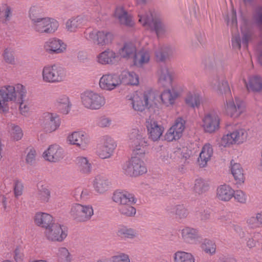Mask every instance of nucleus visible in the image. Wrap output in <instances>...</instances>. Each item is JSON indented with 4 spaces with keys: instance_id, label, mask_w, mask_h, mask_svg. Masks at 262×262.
Segmentation results:
<instances>
[{
    "instance_id": "nucleus-9",
    "label": "nucleus",
    "mask_w": 262,
    "mask_h": 262,
    "mask_svg": "<svg viewBox=\"0 0 262 262\" xmlns=\"http://www.w3.org/2000/svg\"><path fill=\"white\" fill-rule=\"evenodd\" d=\"M59 27L58 22L54 18L46 17H38L31 23V28L39 34H52L56 31Z\"/></svg>"
},
{
    "instance_id": "nucleus-29",
    "label": "nucleus",
    "mask_w": 262,
    "mask_h": 262,
    "mask_svg": "<svg viewBox=\"0 0 262 262\" xmlns=\"http://www.w3.org/2000/svg\"><path fill=\"white\" fill-rule=\"evenodd\" d=\"M120 85L137 86L139 84V76L133 71H124L119 75Z\"/></svg>"
},
{
    "instance_id": "nucleus-62",
    "label": "nucleus",
    "mask_w": 262,
    "mask_h": 262,
    "mask_svg": "<svg viewBox=\"0 0 262 262\" xmlns=\"http://www.w3.org/2000/svg\"><path fill=\"white\" fill-rule=\"evenodd\" d=\"M41 12L39 7L37 6H32L30 8L29 10V17L31 19V23L33 21V19H37L38 17L37 16Z\"/></svg>"
},
{
    "instance_id": "nucleus-59",
    "label": "nucleus",
    "mask_w": 262,
    "mask_h": 262,
    "mask_svg": "<svg viewBox=\"0 0 262 262\" xmlns=\"http://www.w3.org/2000/svg\"><path fill=\"white\" fill-rule=\"evenodd\" d=\"M254 19L257 27L260 30L262 29V7H258L256 9Z\"/></svg>"
},
{
    "instance_id": "nucleus-44",
    "label": "nucleus",
    "mask_w": 262,
    "mask_h": 262,
    "mask_svg": "<svg viewBox=\"0 0 262 262\" xmlns=\"http://www.w3.org/2000/svg\"><path fill=\"white\" fill-rule=\"evenodd\" d=\"M174 262H195V258L190 252L178 251L173 255Z\"/></svg>"
},
{
    "instance_id": "nucleus-5",
    "label": "nucleus",
    "mask_w": 262,
    "mask_h": 262,
    "mask_svg": "<svg viewBox=\"0 0 262 262\" xmlns=\"http://www.w3.org/2000/svg\"><path fill=\"white\" fill-rule=\"evenodd\" d=\"M129 138V144L132 150V156L144 157L147 152V148L148 146L146 138L142 135L136 129L132 130Z\"/></svg>"
},
{
    "instance_id": "nucleus-13",
    "label": "nucleus",
    "mask_w": 262,
    "mask_h": 262,
    "mask_svg": "<svg viewBox=\"0 0 262 262\" xmlns=\"http://www.w3.org/2000/svg\"><path fill=\"white\" fill-rule=\"evenodd\" d=\"M39 124L46 133H51L57 130L61 124V119L56 113L45 112L40 116Z\"/></svg>"
},
{
    "instance_id": "nucleus-1",
    "label": "nucleus",
    "mask_w": 262,
    "mask_h": 262,
    "mask_svg": "<svg viewBox=\"0 0 262 262\" xmlns=\"http://www.w3.org/2000/svg\"><path fill=\"white\" fill-rule=\"evenodd\" d=\"M138 17L139 23L145 29L155 32L158 38L163 37L166 34V26L155 13L140 10L138 12Z\"/></svg>"
},
{
    "instance_id": "nucleus-30",
    "label": "nucleus",
    "mask_w": 262,
    "mask_h": 262,
    "mask_svg": "<svg viewBox=\"0 0 262 262\" xmlns=\"http://www.w3.org/2000/svg\"><path fill=\"white\" fill-rule=\"evenodd\" d=\"M234 190L228 184L221 185L217 187L216 196L218 200L223 202H228L233 198Z\"/></svg>"
},
{
    "instance_id": "nucleus-6",
    "label": "nucleus",
    "mask_w": 262,
    "mask_h": 262,
    "mask_svg": "<svg viewBox=\"0 0 262 262\" xmlns=\"http://www.w3.org/2000/svg\"><path fill=\"white\" fill-rule=\"evenodd\" d=\"M80 100L84 107L91 110H99L106 103L103 95L90 90L85 91L80 94Z\"/></svg>"
},
{
    "instance_id": "nucleus-56",
    "label": "nucleus",
    "mask_w": 262,
    "mask_h": 262,
    "mask_svg": "<svg viewBox=\"0 0 262 262\" xmlns=\"http://www.w3.org/2000/svg\"><path fill=\"white\" fill-rule=\"evenodd\" d=\"M242 32L243 34L242 45L246 48H247L248 43L252 41L253 39V34L250 30L244 31L243 28H242Z\"/></svg>"
},
{
    "instance_id": "nucleus-51",
    "label": "nucleus",
    "mask_w": 262,
    "mask_h": 262,
    "mask_svg": "<svg viewBox=\"0 0 262 262\" xmlns=\"http://www.w3.org/2000/svg\"><path fill=\"white\" fill-rule=\"evenodd\" d=\"M237 144L240 145L245 142L248 138V130L240 128L233 130Z\"/></svg>"
},
{
    "instance_id": "nucleus-3",
    "label": "nucleus",
    "mask_w": 262,
    "mask_h": 262,
    "mask_svg": "<svg viewBox=\"0 0 262 262\" xmlns=\"http://www.w3.org/2000/svg\"><path fill=\"white\" fill-rule=\"evenodd\" d=\"M25 87L20 83L5 85L0 88V113H6L9 111L8 102H15L25 90Z\"/></svg>"
},
{
    "instance_id": "nucleus-54",
    "label": "nucleus",
    "mask_w": 262,
    "mask_h": 262,
    "mask_svg": "<svg viewBox=\"0 0 262 262\" xmlns=\"http://www.w3.org/2000/svg\"><path fill=\"white\" fill-rule=\"evenodd\" d=\"M2 56L6 63L9 64H15L14 53L12 49H5L2 54Z\"/></svg>"
},
{
    "instance_id": "nucleus-38",
    "label": "nucleus",
    "mask_w": 262,
    "mask_h": 262,
    "mask_svg": "<svg viewBox=\"0 0 262 262\" xmlns=\"http://www.w3.org/2000/svg\"><path fill=\"white\" fill-rule=\"evenodd\" d=\"M116 234L121 239H132L138 236V233L136 230L124 225H120L118 227Z\"/></svg>"
},
{
    "instance_id": "nucleus-17",
    "label": "nucleus",
    "mask_w": 262,
    "mask_h": 262,
    "mask_svg": "<svg viewBox=\"0 0 262 262\" xmlns=\"http://www.w3.org/2000/svg\"><path fill=\"white\" fill-rule=\"evenodd\" d=\"M67 48V44L61 39L52 37L46 41L43 49L49 54H59L64 53Z\"/></svg>"
},
{
    "instance_id": "nucleus-15",
    "label": "nucleus",
    "mask_w": 262,
    "mask_h": 262,
    "mask_svg": "<svg viewBox=\"0 0 262 262\" xmlns=\"http://www.w3.org/2000/svg\"><path fill=\"white\" fill-rule=\"evenodd\" d=\"M67 142L81 150H85L90 144V139L84 131L78 130L69 133L67 137Z\"/></svg>"
},
{
    "instance_id": "nucleus-36",
    "label": "nucleus",
    "mask_w": 262,
    "mask_h": 262,
    "mask_svg": "<svg viewBox=\"0 0 262 262\" xmlns=\"http://www.w3.org/2000/svg\"><path fill=\"white\" fill-rule=\"evenodd\" d=\"M55 106L58 112L67 115L71 110L72 104L69 97L66 95L62 94L57 98Z\"/></svg>"
},
{
    "instance_id": "nucleus-40",
    "label": "nucleus",
    "mask_w": 262,
    "mask_h": 262,
    "mask_svg": "<svg viewBox=\"0 0 262 262\" xmlns=\"http://www.w3.org/2000/svg\"><path fill=\"white\" fill-rule=\"evenodd\" d=\"M136 52V46L132 43H125L123 47L117 52L119 55V61L121 58L128 59L134 56Z\"/></svg>"
},
{
    "instance_id": "nucleus-45",
    "label": "nucleus",
    "mask_w": 262,
    "mask_h": 262,
    "mask_svg": "<svg viewBox=\"0 0 262 262\" xmlns=\"http://www.w3.org/2000/svg\"><path fill=\"white\" fill-rule=\"evenodd\" d=\"M212 88L218 95L225 94L226 96L231 95V90L227 80H223L221 83H219L217 86L215 85L214 83H212Z\"/></svg>"
},
{
    "instance_id": "nucleus-2",
    "label": "nucleus",
    "mask_w": 262,
    "mask_h": 262,
    "mask_svg": "<svg viewBox=\"0 0 262 262\" xmlns=\"http://www.w3.org/2000/svg\"><path fill=\"white\" fill-rule=\"evenodd\" d=\"M156 94L151 90L144 92L136 91L126 96V99L132 105L133 108L142 112L147 108H150L156 104Z\"/></svg>"
},
{
    "instance_id": "nucleus-33",
    "label": "nucleus",
    "mask_w": 262,
    "mask_h": 262,
    "mask_svg": "<svg viewBox=\"0 0 262 262\" xmlns=\"http://www.w3.org/2000/svg\"><path fill=\"white\" fill-rule=\"evenodd\" d=\"M185 102L187 106L191 108H199L202 102L200 92L196 90L189 91L185 96Z\"/></svg>"
},
{
    "instance_id": "nucleus-4",
    "label": "nucleus",
    "mask_w": 262,
    "mask_h": 262,
    "mask_svg": "<svg viewBox=\"0 0 262 262\" xmlns=\"http://www.w3.org/2000/svg\"><path fill=\"white\" fill-rule=\"evenodd\" d=\"M42 81L49 83L62 82L67 79V70L57 64H49L44 66L42 70Z\"/></svg>"
},
{
    "instance_id": "nucleus-22",
    "label": "nucleus",
    "mask_w": 262,
    "mask_h": 262,
    "mask_svg": "<svg viewBox=\"0 0 262 262\" xmlns=\"http://www.w3.org/2000/svg\"><path fill=\"white\" fill-rule=\"evenodd\" d=\"M43 158L50 162H57L63 157V150L57 144H53L44 151Z\"/></svg>"
},
{
    "instance_id": "nucleus-47",
    "label": "nucleus",
    "mask_w": 262,
    "mask_h": 262,
    "mask_svg": "<svg viewBox=\"0 0 262 262\" xmlns=\"http://www.w3.org/2000/svg\"><path fill=\"white\" fill-rule=\"evenodd\" d=\"M8 132L11 139L14 141L20 140L23 137V132L20 127L14 124L8 126Z\"/></svg>"
},
{
    "instance_id": "nucleus-20",
    "label": "nucleus",
    "mask_w": 262,
    "mask_h": 262,
    "mask_svg": "<svg viewBox=\"0 0 262 262\" xmlns=\"http://www.w3.org/2000/svg\"><path fill=\"white\" fill-rule=\"evenodd\" d=\"M96 61L101 65L116 64L119 61V55L112 49H106L96 56Z\"/></svg>"
},
{
    "instance_id": "nucleus-61",
    "label": "nucleus",
    "mask_w": 262,
    "mask_h": 262,
    "mask_svg": "<svg viewBox=\"0 0 262 262\" xmlns=\"http://www.w3.org/2000/svg\"><path fill=\"white\" fill-rule=\"evenodd\" d=\"M258 221V218L256 214L255 216H251L248 217L246 220V223L249 228L255 229L260 227V225Z\"/></svg>"
},
{
    "instance_id": "nucleus-7",
    "label": "nucleus",
    "mask_w": 262,
    "mask_h": 262,
    "mask_svg": "<svg viewBox=\"0 0 262 262\" xmlns=\"http://www.w3.org/2000/svg\"><path fill=\"white\" fill-rule=\"evenodd\" d=\"M246 103L242 99L238 97L234 98H226L222 108L223 113L228 117L236 119L246 112Z\"/></svg>"
},
{
    "instance_id": "nucleus-64",
    "label": "nucleus",
    "mask_w": 262,
    "mask_h": 262,
    "mask_svg": "<svg viewBox=\"0 0 262 262\" xmlns=\"http://www.w3.org/2000/svg\"><path fill=\"white\" fill-rule=\"evenodd\" d=\"M170 157L167 152H163L159 158V161L160 163L163 164H166L169 163Z\"/></svg>"
},
{
    "instance_id": "nucleus-21",
    "label": "nucleus",
    "mask_w": 262,
    "mask_h": 262,
    "mask_svg": "<svg viewBox=\"0 0 262 262\" xmlns=\"http://www.w3.org/2000/svg\"><path fill=\"white\" fill-rule=\"evenodd\" d=\"M146 126L148 138L154 142L159 141L164 132V126L152 119L146 121Z\"/></svg>"
},
{
    "instance_id": "nucleus-10",
    "label": "nucleus",
    "mask_w": 262,
    "mask_h": 262,
    "mask_svg": "<svg viewBox=\"0 0 262 262\" xmlns=\"http://www.w3.org/2000/svg\"><path fill=\"white\" fill-rule=\"evenodd\" d=\"M70 213L75 222L84 223L91 219L94 215V211L91 205L76 203L72 206Z\"/></svg>"
},
{
    "instance_id": "nucleus-25",
    "label": "nucleus",
    "mask_w": 262,
    "mask_h": 262,
    "mask_svg": "<svg viewBox=\"0 0 262 262\" xmlns=\"http://www.w3.org/2000/svg\"><path fill=\"white\" fill-rule=\"evenodd\" d=\"M115 16L120 24L127 27H134L135 25L133 15L129 14L122 6L117 7L115 11Z\"/></svg>"
},
{
    "instance_id": "nucleus-27",
    "label": "nucleus",
    "mask_w": 262,
    "mask_h": 262,
    "mask_svg": "<svg viewBox=\"0 0 262 262\" xmlns=\"http://www.w3.org/2000/svg\"><path fill=\"white\" fill-rule=\"evenodd\" d=\"M33 221L35 225L45 229L54 222V217L51 214L41 211L35 214Z\"/></svg>"
},
{
    "instance_id": "nucleus-11",
    "label": "nucleus",
    "mask_w": 262,
    "mask_h": 262,
    "mask_svg": "<svg viewBox=\"0 0 262 262\" xmlns=\"http://www.w3.org/2000/svg\"><path fill=\"white\" fill-rule=\"evenodd\" d=\"M68 234V230L66 226L54 222L43 232L45 239L50 242L61 243L66 239Z\"/></svg>"
},
{
    "instance_id": "nucleus-16",
    "label": "nucleus",
    "mask_w": 262,
    "mask_h": 262,
    "mask_svg": "<svg viewBox=\"0 0 262 262\" xmlns=\"http://www.w3.org/2000/svg\"><path fill=\"white\" fill-rule=\"evenodd\" d=\"M99 88L103 91H112L120 86L119 74L107 73L103 74L99 81Z\"/></svg>"
},
{
    "instance_id": "nucleus-26",
    "label": "nucleus",
    "mask_w": 262,
    "mask_h": 262,
    "mask_svg": "<svg viewBox=\"0 0 262 262\" xmlns=\"http://www.w3.org/2000/svg\"><path fill=\"white\" fill-rule=\"evenodd\" d=\"M181 95L180 92L174 88L166 89L160 95V99L163 105L166 107L172 106Z\"/></svg>"
},
{
    "instance_id": "nucleus-37",
    "label": "nucleus",
    "mask_w": 262,
    "mask_h": 262,
    "mask_svg": "<svg viewBox=\"0 0 262 262\" xmlns=\"http://www.w3.org/2000/svg\"><path fill=\"white\" fill-rule=\"evenodd\" d=\"M86 20L82 17L77 16L68 19L66 23V28L68 31L75 32L86 24Z\"/></svg>"
},
{
    "instance_id": "nucleus-50",
    "label": "nucleus",
    "mask_w": 262,
    "mask_h": 262,
    "mask_svg": "<svg viewBox=\"0 0 262 262\" xmlns=\"http://www.w3.org/2000/svg\"><path fill=\"white\" fill-rule=\"evenodd\" d=\"M37 197L41 203H46L49 202L51 198V192L50 190L45 186H41L38 188Z\"/></svg>"
},
{
    "instance_id": "nucleus-31",
    "label": "nucleus",
    "mask_w": 262,
    "mask_h": 262,
    "mask_svg": "<svg viewBox=\"0 0 262 262\" xmlns=\"http://www.w3.org/2000/svg\"><path fill=\"white\" fill-rule=\"evenodd\" d=\"M150 58L149 50L143 48L136 51L133 58V62L135 66L139 68L143 67L149 63Z\"/></svg>"
},
{
    "instance_id": "nucleus-58",
    "label": "nucleus",
    "mask_w": 262,
    "mask_h": 262,
    "mask_svg": "<svg viewBox=\"0 0 262 262\" xmlns=\"http://www.w3.org/2000/svg\"><path fill=\"white\" fill-rule=\"evenodd\" d=\"M111 262H130V259L127 254L119 253L111 257Z\"/></svg>"
},
{
    "instance_id": "nucleus-41",
    "label": "nucleus",
    "mask_w": 262,
    "mask_h": 262,
    "mask_svg": "<svg viewBox=\"0 0 262 262\" xmlns=\"http://www.w3.org/2000/svg\"><path fill=\"white\" fill-rule=\"evenodd\" d=\"M79 171L83 174H89L92 170V164L86 157H78L76 160Z\"/></svg>"
},
{
    "instance_id": "nucleus-49",
    "label": "nucleus",
    "mask_w": 262,
    "mask_h": 262,
    "mask_svg": "<svg viewBox=\"0 0 262 262\" xmlns=\"http://www.w3.org/2000/svg\"><path fill=\"white\" fill-rule=\"evenodd\" d=\"M135 204L128 203L122 206H119L118 211L120 214L123 215L128 217L134 216L136 213V209L133 206Z\"/></svg>"
},
{
    "instance_id": "nucleus-53",
    "label": "nucleus",
    "mask_w": 262,
    "mask_h": 262,
    "mask_svg": "<svg viewBox=\"0 0 262 262\" xmlns=\"http://www.w3.org/2000/svg\"><path fill=\"white\" fill-rule=\"evenodd\" d=\"M209 185L204 180L202 179H197L195 181L194 190L196 193L199 194L202 193L207 191Z\"/></svg>"
},
{
    "instance_id": "nucleus-18",
    "label": "nucleus",
    "mask_w": 262,
    "mask_h": 262,
    "mask_svg": "<svg viewBox=\"0 0 262 262\" xmlns=\"http://www.w3.org/2000/svg\"><path fill=\"white\" fill-rule=\"evenodd\" d=\"M220 118L217 115L208 113L203 118L201 126L205 133L212 134L220 129Z\"/></svg>"
},
{
    "instance_id": "nucleus-34",
    "label": "nucleus",
    "mask_w": 262,
    "mask_h": 262,
    "mask_svg": "<svg viewBox=\"0 0 262 262\" xmlns=\"http://www.w3.org/2000/svg\"><path fill=\"white\" fill-rule=\"evenodd\" d=\"M181 236L185 242L190 244H196L200 237L198 230L189 227L181 230Z\"/></svg>"
},
{
    "instance_id": "nucleus-8",
    "label": "nucleus",
    "mask_w": 262,
    "mask_h": 262,
    "mask_svg": "<svg viewBox=\"0 0 262 262\" xmlns=\"http://www.w3.org/2000/svg\"><path fill=\"white\" fill-rule=\"evenodd\" d=\"M143 157L132 156L122 166V171L126 176L138 177L145 173L147 169Z\"/></svg>"
},
{
    "instance_id": "nucleus-12",
    "label": "nucleus",
    "mask_w": 262,
    "mask_h": 262,
    "mask_svg": "<svg viewBox=\"0 0 262 262\" xmlns=\"http://www.w3.org/2000/svg\"><path fill=\"white\" fill-rule=\"evenodd\" d=\"M186 121L182 117L177 118L163 136V140L168 142L176 141L183 135L186 128Z\"/></svg>"
},
{
    "instance_id": "nucleus-39",
    "label": "nucleus",
    "mask_w": 262,
    "mask_h": 262,
    "mask_svg": "<svg viewBox=\"0 0 262 262\" xmlns=\"http://www.w3.org/2000/svg\"><path fill=\"white\" fill-rule=\"evenodd\" d=\"M231 171L232 176L236 184H242L244 183L245 177L243 169L239 163H232L231 162Z\"/></svg>"
},
{
    "instance_id": "nucleus-28",
    "label": "nucleus",
    "mask_w": 262,
    "mask_h": 262,
    "mask_svg": "<svg viewBox=\"0 0 262 262\" xmlns=\"http://www.w3.org/2000/svg\"><path fill=\"white\" fill-rule=\"evenodd\" d=\"M213 154L212 146L209 143L205 144L201 149L198 162L200 167H205L210 161Z\"/></svg>"
},
{
    "instance_id": "nucleus-57",
    "label": "nucleus",
    "mask_w": 262,
    "mask_h": 262,
    "mask_svg": "<svg viewBox=\"0 0 262 262\" xmlns=\"http://www.w3.org/2000/svg\"><path fill=\"white\" fill-rule=\"evenodd\" d=\"M233 198H234L236 201L241 204L246 203L247 199L246 193L241 190H234Z\"/></svg>"
},
{
    "instance_id": "nucleus-19",
    "label": "nucleus",
    "mask_w": 262,
    "mask_h": 262,
    "mask_svg": "<svg viewBox=\"0 0 262 262\" xmlns=\"http://www.w3.org/2000/svg\"><path fill=\"white\" fill-rule=\"evenodd\" d=\"M158 83L163 87L171 85L175 78L174 71L166 66L161 67L157 71Z\"/></svg>"
},
{
    "instance_id": "nucleus-43",
    "label": "nucleus",
    "mask_w": 262,
    "mask_h": 262,
    "mask_svg": "<svg viewBox=\"0 0 262 262\" xmlns=\"http://www.w3.org/2000/svg\"><path fill=\"white\" fill-rule=\"evenodd\" d=\"M57 262H72L73 256L69 250L64 247L58 248L56 253Z\"/></svg>"
},
{
    "instance_id": "nucleus-14",
    "label": "nucleus",
    "mask_w": 262,
    "mask_h": 262,
    "mask_svg": "<svg viewBox=\"0 0 262 262\" xmlns=\"http://www.w3.org/2000/svg\"><path fill=\"white\" fill-rule=\"evenodd\" d=\"M84 34L87 40L92 41L100 46L108 45L114 39L113 34L106 30L93 29Z\"/></svg>"
},
{
    "instance_id": "nucleus-24",
    "label": "nucleus",
    "mask_w": 262,
    "mask_h": 262,
    "mask_svg": "<svg viewBox=\"0 0 262 262\" xmlns=\"http://www.w3.org/2000/svg\"><path fill=\"white\" fill-rule=\"evenodd\" d=\"M112 200L119 206L136 202L134 195L125 190L115 191L112 196Z\"/></svg>"
},
{
    "instance_id": "nucleus-42",
    "label": "nucleus",
    "mask_w": 262,
    "mask_h": 262,
    "mask_svg": "<svg viewBox=\"0 0 262 262\" xmlns=\"http://www.w3.org/2000/svg\"><path fill=\"white\" fill-rule=\"evenodd\" d=\"M234 136L233 130L223 135L219 141L218 144L219 146L229 147L233 145L237 144L236 140Z\"/></svg>"
},
{
    "instance_id": "nucleus-35",
    "label": "nucleus",
    "mask_w": 262,
    "mask_h": 262,
    "mask_svg": "<svg viewBox=\"0 0 262 262\" xmlns=\"http://www.w3.org/2000/svg\"><path fill=\"white\" fill-rule=\"evenodd\" d=\"M245 84L249 92H260L262 91V78L259 76H249L247 80H245Z\"/></svg>"
},
{
    "instance_id": "nucleus-60",
    "label": "nucleus",
    "mask_w": 262,
    "mask_h": 262,
    "mask_svg": "<svg viewBox=\"0 0 262 262\" xmlns=\"http://www.w3.org/2000/svg\"><path fill=\"white\" fill-rule=\"evenodd\" d=\"M112 120L108 117L101 116L97 119L96 121L97 125L101 128L110 127Z\"/></svg>"
},
{
    "instance_id": "nucleus-23",
    "label": "nucleus",
    "mask_w": 262,
    "mask_h": 262,
    "mask_svg": "<svg viewBox=\"0 0 262 262\" xmlns=\"http://www.w3.org/2000/svg\"><path fill=\"white\" fill-rule=\"evenodd\" d=\"M102 140L103 144L99 148L98 155L102 159L108 158L112 156L117 145L114 140L110 137H104Z\"/></svg>"
},
{
    "instance_id": "nucleus-46",
    "label": "nucleus",
    "mask_w": 262,
    "mask_h": 262,
    "mask_svg": "<svg viewBox=\"0 0 262 262\" xmlns=\"http://www.w3.org/2000/svg\"><path fill=\"white\" fill-rule=\"evenodd\" d=\"M26 93L27 91L26 89H25L24 93H23V95L22 96H20L15 102L19 104V110L20 113L24 116H27L30 113V106L29 103L25 100L26 96Z\"/></svg>"
},
{
    "instance_id": "nucleus-48",
    "label": "nucleus",
    "mask_w": 262,
    "mask_h": 262,
    "mask_svg": "<svg viewBox=\"0 0 262 262\" xmlns=\"http://www.w3.org/2000/svg\"><path fill=\"white\" fill-rule=\"evenodd\" d=\"M201 247L203 251L209 255H213L216 252L215 243L209 239H205L201 244Z\"/></svg>"
},
{
    "instance_id": "nucleus-55",
    "label": "nucleus",
    "mask_w": 262,
    "mask_h": 262,
    "mask_svg": "<svg viewBox=\"0 0 262 262\" xmlns=\"http://www.w3.org/2000/svg\"><path fill=\"white\" fill-rule=\"evenodd\" d=\"M36 151L33 148H30L28 149L25 157V163L26 164L33 166L36 163Z\"/></svg>"
},
{
    "instance_id": "nucleus-32",
    "label": "nucleus",
    "mask_w": 262,
    "mask_h": 262,
    "mask_svg": "<svg viewBox=\"0 0 262 262\" xmlns=\"http://www.w3.org/2000/svg\"><path fill=\"white\" fill-rule=\"evenodd\" d=\"M95 191L99 194L106 191L110 188V182L104 176H96L92 182Z\"/></svg>"
},
{
    "instance_id": "nucleus-63",
    "label": "nucleus",
    "mask_w": 262,
    "mask_h": 262,
    "mask_svg": "<svg viewBox=\"0 0 262 262\" xmlns=\"http://www.w3.org/2000/svg\"><path fill=\"white\" fill-rule=\"evenodd\" d=\"M14 191L15 195L16 196H18L22 194L23 191V185L20 182L17 181L15 182Z\"/></svg>"
},
{
    "instance_id": "nucleus-52",
    "label": "nucleus",
    "mask_w": 262,
    "mask_h": 262,
    "mask_svg": "<svg viewBox=\"0 0 262 262\" xmlns=\"http://www.w3.org/2000/svg\"><path fill=\"white\" fill-rule=\"evenodd\" d=\"M170 212L175 214L177 217L179 219H184L188 215V211L182 205H179L174 206Z\"/></svg>"
}]
</instances>
